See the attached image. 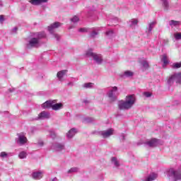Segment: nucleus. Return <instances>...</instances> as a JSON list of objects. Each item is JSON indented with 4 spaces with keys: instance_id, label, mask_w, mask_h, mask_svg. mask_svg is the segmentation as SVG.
<instances>
[{
    "instance_id": "1",
    "label": "nucleus",
    "mask_w": 181,
    "mask_h": 181,
    "mask_svg": "<svg viewBox=\"0 0 181 181\" xmlns=\"http://www.w3.org/2000/svg\"><path fill=\"white\" fill-rule=\"evenodd\" d=\"M43 37H46V34L45 33L43 32L35 33L26 45L27 49H33V47H40V39H43Z\"/></svg>"
},
{
    "instance_id": "2",
    "label": "nucleus",
    "mask_w": 181,
    "mask_h": 181,
    "mask_svg": "<svg viewBox=\"0 0 181 181\" xmlns=\"http://www.w3.org/2000/svg\"><path fill=\"white\" fill-rule=\"evenodd\" d=\"M135 95H129L126 97L125 100H119L118 102V107L119 110H131L132 107H134V104H135Z\"/></svg>"
},
{
    "instance_id": "3",
    "label": "nucleus",
    "mask_w": 181,
    "mask_h": 181,
    "mask_svg": "<svg viewBox=\"0 0 181 181\" xmlns=\"http://www.w3.org/2000/svg\"><path fill=\"white\" fill-rule=\"evenodd\" d=\"M85 54L86 57H91L96 64H103V55H101V54L93 52V49H90L87 50Z\"/></svg>"
},
{
    "instance_id": "4",
    "label": "nucleus",
    "mask_w": 181,
    "mask_h": 181,
    "mask_svg": "<svg viewBox=\"0 0 181 181\" xmlns=\"http://www.w3.org/2000/svg\"><path fill=\"white\" fill-rule=\"evenodd\" d=\"M107 95L110 103H114V101H117V98L118 95H119V93H118V87H112L107 93Z\"/></svg>"
},
{
    "instance_id": "5",
    "label": "nucleus",
    "mask_w": 181,
    "mask_h": 181,
    "mask_svg": "<svg viewBox=\"0 0 181 181\" xmlns=\"http://www.w3.org/2000/svg\"><path fill=\"white\" fill-rule=\"evenodd\" d=\"M16 142L17 145L20 146H23L28 144V138L26 137V134L21 132L17 134V138H16Z\"/></svg>"
},
{
    "instance_id": "6",
    "label": "nucleus",
    "mask_w": 181,
    "mask_h": 181,
    "mask_svg": "<svg viewBox=\"0 0 181 181\" xmlns=\"http://www.w3.org/2000/svg\"><path fill=\"white\" fill-rule=\"evenodd\" d=\"M173 83H176L177 84H180L181 83V72L174 74L171 76H170L168 80V84L169 86H172Z\"/></svg>"
},
{
    "instance_id": "7",
    "label": "nucleus",
    "mask_w": 181,
    "mask_h": 181,
    "mask_svg": "<svg viewBox=\"0 0 181 181\" xmlns=\"http://www.w3.org/2000/svg\"><path fill=\"white\" fill-rule=\"evenodd\" d=\"M167 176L168 177L173 176L175 181L181 180V173L178 170H175L173 168L168 170Z\"/></svg>"
},
{
    "instance_id": "8",
    "label": "nucleus",
    "mask_w": 181,
    "mask_h": 181,
    "mask_svg": "<svg viewBox=\"0 0 181 181\" xmlns=\"http://www.w3.org/2000/svg\"><path fill=\"white\" fill-rule=\"evenodd\" d=\"M146 144L150 148H155V146H159V145H163V141L158 139H151L146 142Z\"/></svg>"
},
{
    "instance_id": "9",
    "label": "nucleus",
    "mask_w": 181,
    "mask_h": 181,
    "mask_svg": "<svg viewBox=\"0 0 181 181\" xmlns=\"http://www.w3.org/2000/svg\"><path fill=\"white\" fill-rule=\"evenodd\" d=\"M51 149L54 151V152H62V151L66 149V146L63 143H54L52 145Z\"/></svg>"
},
{
    "instance_id": "10",
    "label": "nucleus",
    "mask_w": 181,
    "mask_h": 181,
    "mask_svg": "<svg viewBox=\"0 0 181 181\" xmlns=\"http://www.w3.org/2000/svg\"><path fill=\"white\" fill-rule=\"evenodd\" d=\"M99 134L103 136V138H110L111 135H113L114 130L112 129H109L107 130L101 131Z\"/></svg>"
},
{
    "instance_id": "11",
    "label": "nucleus",
    "mask_w": 181,
    "mask_h": 181,
    "mask_svg": "<svg viewBox=\"0 0 181 181\" xmlns=\"http://www.w3.org/2000/svg\"><path fill=\"white\" fill-rule=\"evenodd\" d=\"M49 118H50V113L43 111L38 115V117L35 119H49Z\"/></svg>"
},
{
    "instance_id": "12",
    "label": "nucleus",
    "mask_w": 181,
    "mask_h": 181,
    "mask_svg": "<svg viewBox=\"0 0 181 181\" xmlns=\"http://www.w3.org/2000/svg\"><path fill=\"white\" fill-rule=\"evenodd\" d=\"M62 23L59 22H55L52 24H51L49 26H48V31L49 33H53L54 32V29H57V28H60L62 26Z\"/></svg>"
},
{
    "instance_id": "13",
    "label": "nucleus",
    "mask_w": 181,
    "mask_h": 181,
    "mask_svg": "<svg viewBox=\"0 0 181 181\" xmlns=\"http://www.w3.org/2000/svg\"><path fill=\"white\" fill-rule=\"evenodd\" d=\"M67 74V70H62L59 71L57 74V77L58 78V81H59L61 83H63L64 81V75Z\"/></svg>"
},
{
    "instance_id": "14",
    "label": "nucleus",
    "mask_w": 181,
    "mask_h": 181,
    "mask_svg": "<svg viewBox=\"0 0 181 181\" xmlns=\"http://www.w3.org/2000/svg\"><path fill=\"white\" fill-rule=\"evenodd\" d=\"M49 0H29L28 2L31 4V5H34L35 6H37L39 5H42V4H46Z\"/></svg>"
},
{
    "instance_id": "15",
    "label": "nucleus",
    "mask_w": 181,
    "mask_h": 181,
    "mask_svg": "<svg viewBox=\"0 0 181 181\" xmlns=\"http://www.w3.org/2000/svg\"><path fill=\"white\" fill-rule=\"evenodd\" d=\"M32 177L35 179V180H40V179L43 177V171L34 172L32 174Z\"/></svg>"
},
{
    "instance_id": "16",
    "label": "nucleus",
    "mask_w": 181,
    "mask_h": 181,
    "mask_svg": "<svg viewBox=\"0 0 181 181\" xmlns=\"http://www.w3.org/2000/svg\"><path fill=\"white\" fill-rule=\"evenodd\" d=\"M158 177V174L151 173L148 176H147L143 181H153L156 180Z\"/></svg>"
},
{
    "instance_id": "17",
    "label": "nucleus",
    "mask_w": 181,
    "mask_h": 181,
    "mask_svg": "<svg viewBox=\"0 0 181 181\" xmlns=\"http://www.w3.org/2000/svg\"><path fill=\"white\" fill-rule=\"evenodd\" d=\"M76 134H77V129L76 128H72L68 132L66 136L69 139H71V138H73Z\"/></svg>"
},
{
    "instance_id": "18",
    "label": "nucleus",
    "mask_w": 181,
    "mask_h": 181,
    "mask_svg": "<svg viewBox=\"0 0 181 181\" xmlns=\"http://www.w3.org/2000/svg\"><path fill=\"white\" fill-rule=\"evenodd\" d=\"M62 108H63V104L62 103L53 104V102H52V109L54 110V111H58V110H62Z\"/></svg>"
},
{
    "instance_id": "19",
    "label": "nucleus",
    "mask_w": 181,
    "mask_h": 181,
    "mask_svg": "<svg viewBox=\"0 0 181 181\" xmlns=\"http://www.w3.org/2000/svg\"><path fill=\"white\" fill-rule=\"evenodd\" d=\"M128 24L130 28H134V26H136V25H138V19L132 18L129 21Z\"/></svg>"
},
{
    "instance_id": "20",
    "label": "nucleus",
    "mask_w": 181,
    "mask_h": 181,
    "mask_svg": "<svg viewBox=\"0 0 181 181\" xmlns=\"http://www.w3.org/2000/svg\"><path fill=\"white\" fill-rule=\"evenodd\" d=\"M140 63L144 70H148L149 69V63L146 59H142Z\"/></svg>"
},
{
    "instance_id": "21",
    "label": "nucleus",
    "mask_w": 181,
    "mask_h": 181,
    "mask_svg": "<svg viewBox=\"0 0 181 181\" xmlns=\"http://www.w3.org/2000/svg\"><path fill=\"white\" fill-rule=\"evenodd\" d=\"M162 6L164 9V11H168L169 10V2L168 0H160Z\"/></svg>"
},
{
    "instance_id": "22",
    "label": "nucleus",
    "mask_w": 181,
    "mask_h": 181,
    "mask_svg": "<svg viewBox=\"0 0 181 181\" xmlns=\"http://www.w3.org/2000/svg\"><path fill=\"white\" fill-rule=\"evenodd\" d=\"M53 101L47 100L42 105V108H52Z\"/></svg>"
},
{
    "instance_id": "23",
    "label": "nucleus",
    "mask_w": 181,
    "mask_h": 181,
    "mask_svg": "<svg viewBox=\"0 0 181 181\" xmlns=\"http://www.w3.org/2000/svg\"><path fill=\"white\" fill-rule=\"evenodd\" d=\"M169 25L171 28H176V26H179V25H180V21L171 20L169 21Z\"/></svg>"
},
{
    "instance_id": "24",
    "label": "nucleus",
    "mask_w": 181,
    "mask_h": 181,
    "mask_svg": "<svg viewBox=\"0 0 181 181\" xmlns=\"http://www.w3.org/2000/svg\"><path fill=\"white\" fill-rule=\"evenodd\" d=\"M156 25V21H153L148 24V35L152 33V29L155 28Z\"/></svg>"
},
{
    "instance_id": "25",
    "label": "nucleus",
    "mask_w": 181,
    "mask_h": 181,
    "mask_svg": "<svg viewBox=\"0 0 181 181\" xmlns=\"http://www.w3.org/2000/svg\"><path fill=\"white\" fill-rule=\"evenodd\" d=\"M132 76H134L132 71H125L121 74V77H132Z\"/></svg>"
},
{
    "instance_id": "26",
    "label": "nucleus",
    "mask_w": 181,
    "mask_h": 181,
    "mask_svg": "<svg viewBox=\"0 0 181 181\" xmlns=\"http://www.w3.org/2000/svg\"><path fill=\"white\" fill-rule=\"evenodd\" d=\"M28 157V153L26 151H21L18 154V158L20 159H26Z\"/></svg>"
},
{
    "instance_id": "27",
    "label": "nucleus",
    "mask_w": 181,
    "mask_h": 181,
    "mask_svg": "<svg viewBox=\"0 0 181 181\" xmlns=\"http://www.w3.org/2000/svg\"><path fill=\"white\" fill-rule=\"evenodd\" d=\"M161 62H163L165 66H166V64H169V61H168V57L166 56V54L163 55L161 58Z\"/></svg>"
},
{
    "instance_id": "28",
    "label": "nucleus",
    "mask_w": 181,
    "mask_h": 181,
    "mask_svg": "<svg viewBox=\"0 0 181 181\" xmlns=\"http://www.w3.org/2000/svg\"><path fill=\"white\" fill-rule=\"evenodd\" d=\"M98 35V29H94L90 34V37H95Z\"/></svg>"
},
{
    "instance_id": "29",
    "label": "nucleus",
    "mask_w": 181,
    "mask_h": 181,
    "mask_svg": "<svg viewBox=\"0 0 181 181\" xmlns=\"http://www.w3.org/2000/svg\"><path fill=\"white\" fill-rule=\"evenodd\" d=\"M94 86L93 83H86L83 85V88H93Z\"/></svg>"
},
{
    "instance_id": "30",
    "label": "nucleus",
    "mask_w": 181,
    "mask_h": 181,
    "mask_svg": "<svg viewBox=\"0 0 181 181\" xmlns=\"http://www.w3.org/2000/svg\"><path fill=\"white\" fill-rule=\"evenodd\" d=\"M111 160H112V163H113V165H115V166L116 168H118V166H119V163H118V160H117V158L112 157Z\"/></svg>"
},
{
    "instance_id": "31",
    "label": "nucleus",
    "mask_w": 181,
    "mask_h": 181,
    "mask_svg": "<svg viewBox=\"0 0 181 181\" xmlns=\"http://www.w3.org/2000/svg\"><path fill=\"white\" fill-rule=\"evenodd\" d=\"M11 155V153H8L5 151H2L0 153V158H2V159H4L5 158H8Z\"/></svg>"
},
{
    "instance_id": "32",
    "label": "nucleus",
    "mask_w": 181,
    "mask_h": 181,
    "mask_svg": "<svg viewBox=\"0 0 181 181\" xmlns=\"http://www.w3.org/2000/svg\"><path fill=\"white\" fill-rule=\"evenodd\" d=\"M80 21V18L77 16H74L72 18H71V22L73 23H77Z\"/></svg>"
},
{
    "instance_id": "33",
    "label": "nucleus",
    "mask_w": 181,
    "mask_h": 181,
    "mask_svg": "<svg viewBox=\"0 0 181 181\" xmlns=\"http://www.w3.org/2000/svg\"><path fill=\"white\" fill-rule=\"evenodd\" d=\"M174 37L175 40H181V33H174Z\"/></svg>"
},
{
    "instance_id": "34",
    "label": "nucleus",
    "mask_w": 181,
    "mask_h": 181,
    "mask_svg": "<svg viewBox=\"0 0 181 181\" xmlns=\"http://www.w3.org/2000/svg\"><path fill=\"white\" fill-rule=\"evenodd\" d=\"M75 172H78V168L74 167V168H71V169H69L67 171V173H75Z\"/></svg>"
},
{
    "instance_id": "35",
    "label": "nucleus",
    "mask_w": 181,
    "mask_h": 181,
    "mask_svg": "<svg viewBox=\"0 0 181 181\" xmlns=\"http://www.w3.org/2000/svg\"><path fill=\"white\" fill-rule=\"evenodd\" d=\"M106 36H108V37H112L114 36V31L112 30H108L106 32Z\"/></svg>"
},
{
    "instance_id": "36",
    "label": "nucleus",
    "mask_w": 181,
    "mask_h": 181,
    "mask_svg": "<svg viewBox=\"0 0 181 181\" xmlns=\"http://www.w3.org/2000/svg\"><path fill=\"white\" fill-rule=\"evenodd\" d=\"M78 32H80L81 33H86L88 32V28H79Z\"/></svg>"
},
{
    "instance_id": "37",
    "label": "nucleus",
    "mask_w": 181,
    "mask_h": 181,
    "mask_svg": "<svg viewBox=\"0 0 181 181\" xmlns=\"http://www.w3.org/2000/svg\"><path fill=\"white\" fill-rule=\"evenodd\" d=\"M49 136L52 139H54L56 138V133L53 131H50Z\"/></svg>"
},
{
    "instance_id": "38",
    "label": "nucleus",
    "mask_w": 181,
    "mask_h": 181,
    "mask_svg": "<svg viewBox=\"0 0 181 181\" xmlns=\"http://www.w3.org/2000/svg\"><path fill=\"white\" fill-rule=\"evenodd\" d=\"M36 145H37V146H39L40 148H42V146H43L45 145V143L43 142V141L40 140L38 141V142L36 144Z\"/></svg>"
},
{
    "instance_id": "39",
    "label": "nucleus",
    "mask_w": 181,
    "mask_h": 181,
    "mask_svg": "<svg viewBox=\"0 0 181 181\" xmlns=\"http://www.w3.org/2000/svg\"><path fill=\"white\" fill-rule=\"evenodd\" d=\"M144 95H145V97H146L147 98H149V97H152V93H149V92H145L144 93Z\"/></svg>"
},
{
    "instance_id": "40",
    "label": "nucleus",
    "mask_w": 181,
    "mask_h": 181,
    "mask_svg": "<svg viewBox=\"0 0 181 181\" xmlns=\"http://www.w3.org/2000/svg\"><path fill=\"white\" fill-rule=\"evenodd\" d=\"M11 33L13 35L15 33H16V32H18V27H14L11 30Z\"/></svg>"
},
{
    "instance_id": "41",
    "label": "nucleus",
    "mask_w": 181,
    "mask_h": 181,
    "mask_svg": "<svg viewBox=\"0 0 181 181\" xmlns=\"http://www.w3.org/2000/svg\"><path fill=\"white\" fill-rule=\"evenodd\" d=\"M52 36H53V37H54V39H56L57 40H60V35H59V34H53Z\"/></svg>"
},
{
    "instance_id": "42",
    "label": "nucleus",
    "mask_w": 181,
    "mask_h": 181,
    "mask_svg": "<svg viewBox=\"0 0 181 181\" xmlns=\"http://www.w3.org/2000/svg\"><path fill=\"white\" fill-rule=\"evenodd\" d=\"M121 141H124L125 139V135L124 134H122L120 136Z\"/></svg>"
},
{
    "instance_id": "43",
    "label": "nucleus",
    "mask_w": 181,
    "mask_h": 181,
    "mask_svg": "<svg viewBox=\"0 0 181 181\" xmlns=\"http://www.w3.org/2000/svg\"><path fill=\"white\" fill-rule=\"evenodd\" d=\"M67 86L73 87L74 86V83L73 82H69L67 83Z\"/></svg>"
},
{
    "instance_id": "44",
    "label": "nucleus",
    "mask_w": 181,
    "mask_h": 181,
    "mask_svg": "<svg viewBox=\"0 0 181 181\" xmlns=\"http://www.w3.org/2000/svg\"><path fill=\"white\" fill-rule=\"evenodd\" d=\"M0 22L1 23L4 22V16H0Z\"/></svg>"
},
{
    "instance_id": "45",
    "label": "nucleus",
    "mask_w": 181,
    "mask_h": 181,
    "mask_svg": "<svg viewBox=\"0 0 181 181\" xmlns=\"http://www.w3.org/2000/svg\"><path fill=\"white\" fill-rule=\"evenodd\" d=\"M50 181H59V180L57 179V177H54L52 180H50Z\"/></svg>"
},
{
    "instance_id": "46",
    "label": "nucleus",
    "mask_w": 181,
    "mask_h": 181,
    "mask_svg": "<svg viewBox=\"0 0 181 181\" xmlns=\"http://www.w3.org/2000/svg\"><path fill=\"white\" fill-rule=\"evenodd\" d=\"M4 6V3H2V1H0V8H2Z\"/></svg>"
},
{
    "instance_id": "47",
    "label": "nucleus",
    "mask_w": 181,
    "mask_h": 181,
    "mask_svg": "<svg viewBox=\"0 0 181 181\" xmlns=\"http://www.w3.org/2000/svg\"><path fill=\"white\" fill-rule=\"evenodd\" d=\"M115 21H118V18H115V20H112V22L114 23Z\"/></svg>"
},
{
    "instance_id": "48",
    "label": "nucleus",
    "mask_w": 181,
    "mask_h": 181,
    "mask_svg": "<svg viewBox=\"0 0 181 181\" xmlns=\"http://www.w3.org/2000/svg\"><path fill=\"white\" fill-rule=\"evenodd\" d=\"M73 28V27H69V29H72Z\"/></svg>"
},
{
    "instance_id": "49",
    "label": "nucleus",
    "mask_w": 181,
    "mask_h": 181,
    "mask_svg": "<svg viewBox=\"0 0 181 181\" xmlns=\"http://www.w3.org/2000/svg\"><path fill=\"white\" fill-rule=\"evenodd\" d=\"M9 91H10V92H12V90H11V89H9Z\"/></svg>"
}]
</instances>
